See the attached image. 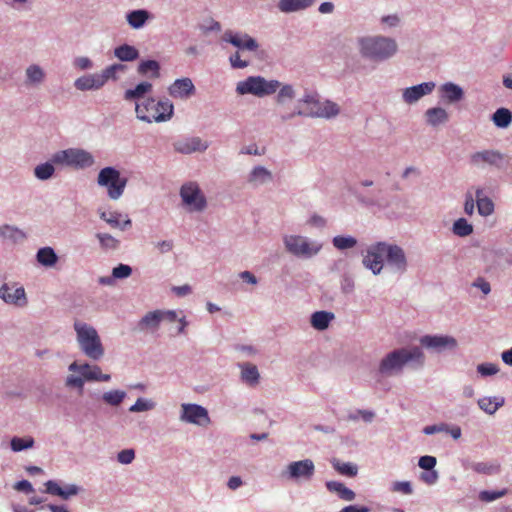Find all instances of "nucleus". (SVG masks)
Returning <instances> with one entry per match:
<instances>
[{"label": "nucleus", "instance_id": "nucleus-32", "mask_svg": "<svg viewBox=\"0 0 512 512\" xmlns=\"http://www.w3.org/2000/svg\"><path fill=\"white\" fill-rule=\"evenodd\" d=\"M426 117L430 125L436 126L448 120V113L443 108L435 107L426 111Z\"/></svg>", "mask_w": 512, "mask_h": 512}, {"label": "nucleus", "instance_id": "nucleus-58", "mask_svg": "<svg viewBox=\"0 0 512 512\" xmlns=\"http://www.w3.org/2000/svg\"><path fill=\"white\" fill-rule=\"evenodd\" d=\"M418 465L425 470H432L436 465V458L433 456H422L419 459Z\"/></svg>", "mask_w": 512, "mask_h": 512}, {"label": "nucleus", "instance_id": "nucleus-1", "mask_svg": "<svg viewBox=\"0 0 512 512\" xmlns=\"http://www.w3.org/2000/svg\"><path fill=\"white\" fill-rule=\"evenodd\" d=\"M299 107L292 112L280 111L282 121L289 120L296 115L308 117L331 118L339 114V106L332 101H319L316 94H307L298 102Z\"/></svg>", "mask_w": 512, "mask_h": 512}, {"label": "nucleus", "instance_id": "nucleus-10", "mask_svg": "<svg viewBox=\"0 0 512 512\" xmlns=\"http://www.w3.org/2000/svg\"><path fill=\"white\" fill-rule=\"evenodd\" d=\"M284 243L287 251L298 257H311L321 249V245L309 242L305 237L297 235L286 236Z\"/></svg>", "mask_w": 512, "mask_h": 512}, {"label": "nucleus", "instance_id": "nucleus-54", "mask_svg": "<svg viewBox=\"0 0 512 512\" xmlns=\"http://www.w3.org/2000/svg\"><path fill=\"white\" fill-rule=\"evenodd\" d=\"M132 269L130 266L125 264H119L117 267L113 268L112 275L114 278H127L131 275Z\"/></svg>", "mask_w": 512, "mask_h": 512}, {"label": "nucleus", "instance_id": "nucleus-15", "mask_svg": "<svg viewBox=\"0 0 512 512\" xmlns=\"http://www.w3.org/2000/svg\"><path fill=\"white\" fill-rule=\"evenodd\" d=\"M0 297L5 303L18 307L27 305L26 293L22 286L17 287L15 284L5 283L0 288Z\"/></svg>", "mask_w": 512, "mask_h": 512}, {"label": "nucleus", "instance_id": "nucleus-35", "mask_svg": "<svg viewBox=\"0 0 512 512\" xmlns=\"http://www.w3.org/2000/svg\"><path fill=\"white\" fill-rule=\"evenodd\" d=\"M138 73L144 76L151 73L150 77L158 78L160 76V65L155 60L142 61L138 66Z\"/></svg>", "mask_w": 512, "mask_h": 512}, {"label": "nucleus", "instance_id": "nucleus-2", "mask_svg": "<svg viewBox=\"0 0 512 512\" xmlns=\"http://www.w3.org/2000/svg\"><path fill=\"white\" fill-rule=\"evenodd\" d=\"M425 356L421 348H400L388 353L380 362L379 371L384 375L397 374L410 361L422 366Z\"/></svg>", "mask_w": 512, "mask_h": 512}, {"label": "nucleus", "instance_id": "nucleus-5", "mask_svg": "<svg viewBox=\"0 0 512 512\" xmlns=\"http://www.w3.org/2000/svg\"><path fill=\"white\" fill-rule=\"evenodd\" d=\"M135 112L141 121L164 122L172 117L173 104L169 100L156 101L154 98H146L136 103Z\"/></svg>", "mask_w": 512, "mask_h": 512}, {"label": "nucleus", "instance_id": "nucleus-45", "mask_svg": "<svg viewBox=\"0 0 512 512\" xmlns=\"http://www.w3.org/2000/svg\"><path fill=\"white\" fill-rule=\"evenodd\" d=\"M27 80L31 84L40 83L44 79V72L38 65H31L26 70Z\"/></svg>", "mask_w": 512, "mask_h": 512}, {"label": "nucleus", "instance_id": "nucleus-22", "mask_svg": "<svg viewBox=\"0 0 512 512\" xmlns=\"http://www.w3.org/2000/svg\"><path fill=\"white\" fill-rule=\"evenodd\" d=\"M78 90H97L104 86L100 73L88 74L76 79L74 83Z\"/></svg>", "mask_w": 512, "mask_h": 512}, {"label": "nucleus", "instance_id": "nucleus-64", "mask_svg": "<svg viewBox=\"0 0 512 512\" xmlns=\"http://www.w3.org/2000/svg\"><path fill=\"white\" fill-rule=\"evenodd\" d=\"M339 512H369V508L365 506L349 505L341 509Z\"/></svg>", "mask_w": 512, "mask_h": 512}, {"label": "nucleus", "instance_id": "nucleus-13", "mask_svg": "<svg viewBox=\"0 0 512 512\" xmlns=\"http://www.w3.org/2000/svg\"><path fill=\"white\" fill-rule=\"evenodd\" d=\"M420 344L424 348L433 350L438 353L445 350H453L457 347L456 339L447 335H425L421 337Z\"/></svg>", "mask_w": 512, "mask_h": 512}, {"label": "nucleus", "instance_id": "nucleus-59", "mask_svg": "<svg viewBox=\"0 0 512 512\" xmlns=\"http://www.w3.org/2000/svg\"><path fill=\"white\" fill-rule=\"evenodd\" d=\"M475 208V199L472 193L467 192L465 196L464 211L467 215H472Z\"/></svg>", "mask_w": 512, "mask_h": 512}, {"label": "nucleus", "instance_id": "nucleus-43", "mask_svg": "<svg viewBox=\"0 0 512 512\" xmlns=\"http://www.w3.org/2000/svg\"><path fill=\"white\" fill-rule=\"evenodd\" d=\"M357 240L352 236H336L333 238V245L339 250L350 249L356 246Z\"/></svg>", "mask_w": 512, "mask_h": 512}, {"label": "nucleus", "instance_id": "nucleus-62", "mask_svg": "<svg viewBox=\"0 0 512 512\" xmlns=\"http://www.w3.org/2000/svg\"><path fill=\"white\" fill-rule=\"evenodd\" d=\"M229 60L233 68H245L249 64L248 61L242 60L240 58L239 52H236L235 54L231 55Z\"/></svg>", "mask_w": 512, "mask_h": 512}, {"label": "nucleus", "instance_id": "nucleus-41", "mask_svg": "<svg viewBox=\"0 0 512 512\" xmlns=\"http://www.w3.org/2000/svg\"><path fill=\"white\" fill-rule=\"evenodd\" d=\"M126 70V66L123 64H112L108 67H106L101 73L100 76L102 78L103 84L108 80H117L118 76L117 74L119 72H124Z\"/></svg>", "mask_w": 512, "mask_h": 512}, {"label": "nucleus", "instance_id": "nucleus-29", "mask_svg": "<svg viewBox=\"0 0 512 512\" xmlns=\"http://www.w3.org/2000/svg\"><path fill=\"white\" fill-rule=\"evenodd\" d=\"M333 318V313L317 311L311 316V324L317 330H324L329 326V323Z\"/></svg>", "mask_w": 512, "mask_h": 512}, {"label": "nucleus", "instance_id": "nucleus-17", "mask_svg": "<svg viewBox=\"0 0 512 512\" xmlns=\"http://www.w3.org/2000/svg\"><path fill=\"white\" fill-rule=\"evenodd\" d=\"M386 260L389 265L394 267L397 271L403 273L407 268V259L405 253L398 245L386 243Z\"/></svg>", "mask_w": 512, "mask_h": 512}, {"label": "nucleus", "instance_id": "nucleus-50", "mask_svg": "<svg viewBox=\"0 0 512 512\" xmlns=\"http://www.w3.org/2000/svg\"><path fill=\"white\" fill-rule=\"evenodd\" d=\"M96 236L104 249H116L119 245V241L110 234L98 233Z\"/></svg>", "mask_w": 512, "mask_h": 512}, {"label": "nucleus", "instance_id": "nucleus-51", "mask_svg": "<svg viewBox=\"0 0 512 512\" xmlns=\"http://www.w3.org/2000/svg\"><path fill=\"white\" fill-rule=\"evenodd\" d=\"M508 493L507 489H502L498 491H488L484 490L479 493V499L483 502H492L496 499H499L505 496Z\"/></svg>", "mask_w": 512, "mask_h": 512}, {"label": "nucleus", "instance_id": "nucleus-33", "mask_svg": "<svg viewBox=\"0 0 512 512\" xmlns=\"http://www.w3.org/2000/svg\"><path fill=\"white\" fill-rule=\"evenodd\" d=\"M271 179V172L262 166L255 167L249 176V182L254 185L264 184L271 181Z\"/></svg>", "mask_w": 512, "mask_h": 512}, {"label": "nucleus", "instance_id": "nucleus-30", "mask_svg": "<svg viewBox=\"0 0 512 512\" xmlns=\"http://www.w3.org/2000/svg\"><path fill=\"white\" fill-rule=\"evenodd\" d=\"M503 404L502 397H484L478 400L479 407L488 414H494Z\"/></svg>", "mask_w": 512, "mask_h": 512}, {"label": "nucleus", "instance_id": "nucleus-12", "mask_svg": "<svg viewBox=\"0 0 512 512\" xmlns=\"http://www.w3.org/2000/svg\"><path fill=\"white\" fill-rule=\"evenodd\" d=\"M386 243L378 242L367 249L363 258V265L377 275L383 269L384 258H386Z\"/></svg>", "mask_w": 512, "mask_h": 512}, {"label": "nucleus", "instance_id": "nucleus-60", "mask_svg": "<svg viewBox=\"0 0 512 512\" xmlns=\"http://www.w3.org/2000/svg\"><path fill=\"white\" fill-rule=\"evenodd\" d=\"M46 492L51 495L59 496L63 494L62 487L58 485L57 482L49 480L45 483Z\"/></svg>", "mask_w": 512, "mask_h": 512}, {"label": "nucleus", "instance_id": "nucleus-49", "mask_svg": "<svg viewBox=\"0 0 512 512\" xmlns=\"http://www.w3.org/2000/svg\"><path fill=\"white\" fill-rule=\"evenodd\" d=\"M34 173L38 179L47 180L53 175L54 167L50 163L40 164L36 166Z\"/></svg>", "mask_w": 512, "mask_h": 512}, {"label": "nucleus", "instance_id": "nucleus-47", "mask_svg": "<svg viewBox=\"0 0 512 512\" xmlns=\"http://www.w3.org/2000/svg\"><path fill=\"white\" fill-rule=\"evenodd\" d=\"M477 203V209L478 213L481 216H489L494 212V203L493 201L487 197V198H481L478 199Z\"/></svg>", "mask_w": 512, "mask_h": 512}, {"label": "nucleus", "instance_id": "nucleus-34", "mask_svg": "<svg viewBox=\"0 0 512 512\" xmlns=\"http://www.w3.org/2000/svg\"><path fill=\"white\" fill-rule=\"evenodd\" d=\"M149 18L146 10H134L127 14L129 25L135 29L141 28Z\"/></svg>", "mask_w": 512, "mask_h": 512}, {"label": "nucleus", "instance_id": "nucleus-14", "mask_svg": "<svg viewBox=\"0 0 512 512\" xmlns=\"http://www.w3.org/2000/svg\"><path fill=\"white\" fill-rule=\"evenodd\" d=\"M315 472V466L312 460L305 459L301 461L291 462L287 466V477L293 480H310Z\"/></svg>", "mask_w": 512, "mask_h": 512}, {"label": "nucleus", "instance_id": "nucleus-7", "mask_svg": "<svg viewBox=\"0 0 512 512\" xmlns=\"http://www.w3.org/2000/svg\"><path fill=\"white\" fill-rule=\"evenodd\" d=\"M280 87L277 80H266L261 76H250L246 80L237 84L236 91L238 94H252L258 97L274 94Z\"/></svg>", "mask_w": 512, "mask_h": 512}, {"label": "nucleus", "instance_id": "nucleus-16", "mask_svg": "<svg viewBox=\"0 0 512 512\" xmlns=\"http://www.w3.org/2000/svg\"><path fill=\"white\" fill-rule=\"evenodd\" d=\"M182 420L197 425H207L210 423L207 410L197 404H183L182 405Z\"/></svg>", "mask_w": 512, "mask_h": 512}, {"label": "nucleus", "instance_id": "nucleus-53", "mask_svg": "<svg viewBox=\"0 0 512 512\" xmlns=\"http://www.w3.org/2000/svg\"><path fill=\"white\" fill-rule=\"evenodd\" d=\"M477 371L482 376H491V375H495L496 373H498L499 367L494 363H484V364L478 365Z\"/></svg>", "mask_w": 512, "mask_h": 512}, {"label": "nucleus", "instance_id": "nucleus-63", "mask_svg": "<svg viewBox=\"0 0 512 512\" xmlns=\"http://www.w3.org/2000/svg\"><path fill=\"white\" fill-rule=\"evenodd\" d=\"M79 491V488L76 485H67L66 487L62 488L63 494L60 495V497L64 500H67L71 496L77 495Z\"/></svg>", "mask_w": 512, "mask_h": 512}, {"label": "nucleus", "instance_id": "nucleus-57", "mask_svg": "<svg viewBox=\"0 0 512 512\" xmlns=\"http://www.w3.org/2000/svg\"><path fill=\"white\" fill-rule=\"evenodd\" d=\"M392 490L394 492H400L402 494L409 495L413 492L410 482L403 481V482H395L393 484Z\"/></svg>", "mask_w": 512, "mask_h": 512}, {"label": "nucleus", "instance_id": "nucleus-38", "mask_svg": "<svg viewBox=\"0 0 512 512\" xmlns=\"http://www.w3.org/2000/svg\"><path fill=\"white\" fill-rule=\"evenodd\" d=\"M100 217L113 228H120L121 230H125L126 227L131 226L130 219H126L123 223H121L119 220L120 214L116 212L109 214L103 212L101 213Z\"/></svg>", "mask_w": 512, "mask_h": 512}, {"label": "nucleus", "instance_id": "nucleus-11", "mask_svg": "<svg viewBox=\"0 0 512 512\" xmlns=\"http://www.w3.org/2000/svg\"><path fill=\"white\" fill-rule=\"evenodd\" d=\"M180 196L183 203L189 206L190 210L202 211L206 207V198L196 182H188L182 185Z\"/></svg>", "mask_w": 512, "mask_h": 512}, {"label": "nucleus", "instance_id": "nucleus-6", "mask_svg": "<svg viewBox=\"0 0 512 512\" xmlns=\"http://www.w3.org/2000/svg\"><path fill=\"white\" fill-rule=\"evenodd\" d=\"M74 329L81 351L92 360L101 359L104 347L96 329L81 321L74 322Z\"/></svg>", "mask_w": 512, "mask_h": 512}, {"label": "nucleus", "instance_id": "nucleus-18", "mask_svg": "<svg viewBox=\"0 0 512 512\" xmlns=\"http://www.w3.org/2000/svg\"><path fill=\"white\" fill-rule=\"evenodd\" d=\"M168 92L173 98L186 99L195 94V86L190 78L185 77L175 80Z\"/></svg>", "mask_w": 512, "mask_h": 512}, {"label": "nucleus", "instance_id": "nucleus-31", "mask_svg": "<svg viewBox=\"0 0 512 512\" xmlns=\"http://www.w3.org/2000/svg\"><path fill=\"white\" fill-rule=\"evenodd\" d=\"M161 310H155L148 312L139 322L140 329H152L158 328L161 322Z\"/></svg>", "mask_w": 512, "mask_h": 512}, {"label": "nucleus", "instance_id": "nucleus-46", "mask_svg": "<svg viewBox=\"0 0 512 512\" xmlns=\"http://www.w3.org/2000/svg\"><path fill=\"white\" fill-rule=\"evenodd\" d=\"M294 90L292 88L291 85H284L278 95H277V98H276V102L277 104L280 106V109L279 111H282V112H286L284 109H283V105H284V102H285V99L288 98V99H292L294 98ZM280 114V112H278Z\"/></svg>", "mask_w": 512, "mask_h": 512}, {"label": "nucleus", "instance_id": "nucleus-36", "mask_svg": "<svg viewBox=\"0 0 512 512\" xmlns=\"http://www.w3.org/2000/svg\"><path fill=\"white\" fill-rule=\"evenodd\" d=\"M492 120L497 127L506 128L512 121V113L506 108H499L494 112Z\"/></svg>", "mask_w": 512, "mask_h": 512}, {"label": "nucleus", "instance_id": "nucleus-25", "mask_svg": "<svg viewBox=\"0 0 512 512\" xmlns=\"http://www.w3.org/2000/svg\"><path fill=\"white\" fill-rule=\"evenodd\" d=\"M442 97L448 102H457L463 98V90L458 85L448 82L441 86Z\"/></svg>", "mask_w": 512, "mask_h": 512}, {"label": "nucleus", "instance_id": "nucleus-27", "mask_svg": "<svg viewBox=\"0 0 512 512\" xmlns=\"http://www.w3.org/2000/svg\"><path fill=\"white\" fill-rule=\"evenodd\" d=\"M152 90V84L149 82H141L136 85L133 89H128L125 91L124 99L127 101L130 100H139L144 97L146 93H149Z\"/></svg>", "mask_w": 512, "mask_h": 512}, {"label": "nucleus", "instance_id": "nucleus-39", "mask_svg": "<svg viewBox=\"0 0 512 512\" xmlns=\"http://www.w3.org/2000/svg\"><path fill=\"white\" fill-rule=\"evenodd\" d=\"M37 260L44 266H52L57 262V256L50 247H44L37 252Z\"/></svg>", "mask_w": 512, "mask_h": 512}, {"label": "nucleus", "instance_id": "nucleus-19", "mask_svg": "<svg viewBox=\"0 0 512 512\" xmlns=\"http://www.w3.org/2000/svg\"><path fill=\"white\" fill-rule=\"evenodd\" d=\"M504 159V155L499 151L495 150H483L475 152L470 157V162L474 166H480L481 164H489L492 166L500 167V163Z\"/></svg>", "mask_w": 512, "mask_h": 512}, {"label": "nucleus", "instance_id": "nucleus-28", "mask_svg": "<svg viewBox=\"0 0 512 512\" xmlns=\"http://www.w3.org/2000/svg\"><path fill=\"white\" fill-rule=\"evenodd\" d=\"M114 55L121 61H133L139 57V52L135 47L123 44L115 48Z\"/></svg>", "mask_w": 512, "mask_h": 512}, {"label": "nucleus", "instance_id": "nucleus-56", "mask_svg": "<svg viewBox=\"0 0 512 512\" xmlns=\"http://www.w3.org/2000/svg\"><path fill=\"white\" fill-rule=\"evenodd\" d=\"M135 458L133 449H125L118 453L117 459L121 464H130Z\"/></svg>", "mask_w": 512, "mask_h": 512}, {"label": "nucleus", "instance_id": "nucleus-37", "mask_svg": "<svg viewBox=\"0 0 512 512\" xmlns=\"http://www.w3.org/2000/svg\"><path fill=\"white\" fill-rule=\"evenodd\" d=\"M241 376L249 385H256L259 380V372L255 365L246 363L242 366Z\"/></svg>", "mask_w": 512, "mask_h": 512}, {"label": "nucleus", "instance_id": "nucleus-61", "mask_svg": "<svg viewBox=\"0 0 512 512\" xmlns=\"http://www.w3.org/2000/svg\"><path fill=\"white\" fill-rule=\"evenodd\" d=\"M74 66L80 70L92 68V61L88 57H78L74 60Z\"/></svg>", "mask_w": 512, "mask_h": 512}, {"label": "nucleus", "instance_id": "nucleus-8", "mask_svg": "<svg viewBox=\"0 0 512 512\" xmlns=\"http://www.w3.org/2000/svg\"><path fill=\"white\" fill-rule=\"evenodd\" d=\"M127 178L121 177L120 172L114 167H105L100 170L97 178L98 185L107 189L110 199H119L127 185Z\"/></svg>", "mask_w": 512, "mask_h": 512}, {"label": "nucleus", "instance_id": "nucleus-4", "mask_svg": "<svg viewBox=\"0 0 512 512\" xmlns=\"http://www.w3.org/2000/svg\"><path fill=\"white\" fill-rule=\"evenodd\" d=\"M360 53L374 61H383L392 57L398 49L394 39L384 36L363 37L359 39Z\"/></svg>", "mask_w": 512, "mask_h": 512}, {"label": "nucleus", "instance_id": "nucleus-48", "mask_svg": "<svg viewBox=\"0 0 512 512\" xmlns=\"http://www.w3.org/2000/svg\"><path fill=\"white\" fill-rule=\"evenodd\" d=\"M33 444H34V440L31 437H28V438L14 437L11 440V448L15 452L31 448V447H33Z\"/></svg>", "mask_w": 512, "mask_h": 512}, {"label": "nucleus", "instance_id": "nucleus-55", "mask_svg": "<svg viewBox=\"0 0 512 512\" xmlns=\"http://www.w3.org/2000/svg\"><path fill=\"white\" fill-rule=\"evenodd\" d=\"M153 408V403L148 402L142 398L137 399L135 404H133L130 408V412H142V411H148Z\"/></svg>", "mask_w": 512, "mask_h": 512}, {"label": "nucleus", "instance_id": "nucleus-42", "mask_svg": "<svg viewBox=\"0 0 512 512\" xmlns=\"http://www.w3.org/2000/svg\"><path fill=\"white\" fill-rule=\"evenodd\" d=\"M473 232V226L465 218H459L453 224V233L460 237H465Z\"/></svg>", "mask_w": 512, "mask_h": 512}, {"label": "nucleus", "instance_id": "nucleus-40", "mask_svg": "<svg viewBox=\"0 0 512 512\" xmlns=\"http://www.w3.org/2000/svg\"><path fill=\"white\" fill-rule=\"evenodd\" d=\"M470 468L480 474L492 475L496 474L500 470V466L497 463L487 462H476L470 465Z\"/></svg>", "mask_w": 512, "mask_h": 512}, {"label": "nucleus", "instance_id": "nucleus-21", "mask_svg": "<svg viewBox=\"0 0 512 512\" xmlns=\"http://www.w3.org/2000/svg\"><path fill=\"white\" fill-rule=\"evenodd\" d=\"M434 87L435 84L433 82H425L406 88L403 92V99L408 104L414 103L424 95L431 93Z\"/></svg>", "mask_w": 512, "mask_h": 512}, {"label": "nucleus", "instance_id": "nucleus-44", "mask_svg": "<svg viewBox=\"0 0 512 512\" xmlns=\"http://www.w3.org/2000/svg\"><path fill=\"white\" fill-rule=\"evenodd\" d=\"M126 393L121 390H113L105 392L102 396L103 400L112 406H118L125 398Z\"/></svg>", "mask_w": 512, "mask_h": 512}, {"label": "nucleus", "instance_id": "nucleus-52", "mask_svg": "<svg viewBox=\"0 0 512 512\" xmlns=\"http://www.w3.org/2000/svg\"><path fill=\"white\" fill-rule=\"evenodd\" d=\"M334 467L339 473L343 475L353 477L357 474V467L351 463H336L334 464Z\"/></svg>", "mask_w": 512, "mask_h": 512}, {"label": "nucleus", "instance_id": "nucleus-3", "mask_svg": "<svg viewBox=\"0 0 512 512\" xmlns=\"http://www.w3.org/2000/svg\"><path fill=\"white\" fill-rule=\"evenodd\" d=\"M71 372L65 380L68 388H75L79 395L83 394L85 381H103L108 382L111 377L109 374H103L99 366H92L88 363L78 364L76 361L68 367Z\"/></svg>", "mask_w": 512, "mask_h": 512}, {"label": "nucleus", "instance_id": "nucleus-24", "mask_svg": "<svg viewBox=\"0 0 512 512\" xmlns=\"http://www.w3.org/2000/svg\"><path fill=\"white\" fill-rule=\"evenodd\" d=\"M315 0H280L278 8L281 12L291 13L304 10L313 5Z\"/></svg>", "mask_w": 512, "mask_h": 512}, {"label": "nucleus", "instance_id": "nucleus-26", "mask_svg": "<svg viewBox=\"0 0 512 512\" xmlns=\"http://www.w3.org/2000/svg\"><path fill=\"white\" fill-rule=\"evenodd\" d=\"M326 487L330 492H335L338 496L345 501H352L355 499V493L347 488L343 483L336 481H329Z\"/></svg>", "mask_w": 512, "mask_h": 512}, {"label": "nucleus", "instance_id": "nucleus-23", "mask_svg": "<svg viewBox=\"0 0 512 512\" xmlns=\"http://www.w3.org/2000/svg\"><path fill=\"white\" fill-rule=\"evenodd\" d=\"M208 145L203 143L201 138L192 137L176 144V150L183 154H190L196 151L206 150Z\"/></svg>", "mask_w": 512, "mask_h": 512}, {"label": "nucleus", "instance_id": "nucleus-20", "mask_svg": "<svg viewBox=\"0 0 512 512\" xmlns=\"http://www.w3.org/2000/svg\"><path fill=\"white\" fill-rule=\"evenodd\" d=\"M223 39L242 50L246 49L249 51H255L258 48L256 40L250 37L248 34L226 31L223 35Z\"/></svg>", "mask_w": 512, "mask_h": 512}, {"label": "nucleus", "instance_id": "nucleus-9", "mask_svg": "<svg viewBox=\"0 0 512 512\" xmlns=\"http://www.w3.org/2000/svg\"><path fill=\"white\" fill-rule=\"evenodd\" d=\"M52 162L75 169H84L94 164V158L92 154L85 150L70 148L56 152L52 156Z\"/></svg>", "mask_w": 512, "mask_h": 512}]
</instances>
